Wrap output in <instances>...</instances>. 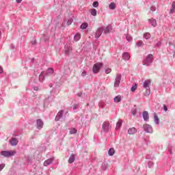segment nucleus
<instances>
[{"instance_id":"nucleus-1","label":"nucleus","mask_w":175,"mask_h":175,"mask_svg":"<svg viewBox=\"0 0 175 175\" xmlns=\"http://www.w3.org/2000/svg\"><path fill=\"white\" fill-rule=\"evenodd\" d=\"M150 84H151V80L150 79L146 80L142 83L144 88L146 90V92L144 93L145 96H148L150 94Z\"/></svg>"},{"instance_id":"nucleus-2","label":"nucleus","mask_w":175,"mask_h":175,"mask_svg":"<svg viewBox=\"0 0 175 175\" xmlns=\"http://www.w3.org/2000/svg\"><path fill=\"white\" fill-rule=\"evenodd\" d=\"M154 61V55L152 54L148 55L146 59H144L142 62L143 65L146 66H150L151 64H152V62Z\"/></svg>"},{"instance_id":"nucleus-3","label":"nucleus","mask_w":175,"mask_h":175,"mask_svg":"<svg viewBox=\"0 0 175 175\" xmlns=\"http://www.w3.org/2000/svg\"><path fill=\"white\" fill-rule=\"evenodd\" d=\"M103 65L102 63H96L93 66V73H99V70H100V68H102Z\"/></svg>"},{"instance_id":"nucleus-4","label":"nucleus","mask_w":175,"mask_h":175,"mask_svg":"<svg viewBox=\"0 0 175 175\" xmlns=\"http://www.w3.org/2000/svg\"><path fill=\"white\" fill-rule=\"evenodd\" d=\"M109 129H110V124L107 122H104L102 125L103 132H109Z\"/></svg>"},{"instance_id":"nucleus-5","label":"nucleus","mask_w":175,"mask_h":175,"mask_svg":"<svg viewBox=\"0 0 175 175\" xmlns=\"http://www.w3.org/2000/svg\"><path fill=\"white\" fill-rule=\"evenodd\" d=\"M16 154V152H10V151H2L1 155L3 157H12V155H14Z\"/></svg>"},{"instance_id":"nucleus-6","label":"nucleus","mask_w":175,"mask_h":175,"mask_svg":"<svg viewBox=\"0 0 175 175\" xmlns=\"http://www.w3.org/2000/svg\"><path fill=\"white\" fill-rule=\"evenodd\" d=\"M144 129L147 133H152V127L148 124H144Z\"/></svg>"},{"instance_id":"nucleus-7","label":"nucleus","mask_w":175,"mask_h":175,"mask_svg":"<svg viewBox=\"0 0 175 175\" xmlns=\"http://www.w3.org/2000/svg\"><path fill=\"white\" fill-rule=\"evenodd\" d=\"M103 32V27H100L97 29V31L96 32V39H98V38L100 37V35H102Z\"/></svg>"},{"instance_id":"nucleus-8","label":"nucleus","mask_w":175,"mask_h":175,"mask_svg":"<svg viewBox=\"0 0 175 175\" xmlns=\"http://www.w3.org/2000/svg\"><path fill=\"white\" fill-rule=\"evenodd\" d=\"M123 59H124V61H128L129 59H131V55H129V53L128 52H125L123 55Z\"/></svg>"},{"instance_id":"nucleus-9","label":"nucleus","mask_w":175,"mask_h":175,"mask_svg":"<svg viewBox=\"0 0 175 175\" xmlns=\"http://www.w3.org/2000/svg\"><path fill=\"white\" fill-rule=\"evenodd\" d=\"M37 128L38 129H42L43 128V122L40 119L37 120Z\"/></svg>"},{"instance_id":"nucleus-10","label":"nucleus","mask_w":175,"mask_h":175,"mask_svg":"<svg viewBox=\"0 0 175 175\" xmlns=\"http://www.w3.org/2000/svg\"><path fill=\"white\" fill-rule=\"evenodd\" d=\"M10 143L11 146H17V144H18V140H17V139L16 138H12L10 140Z\"/></svg>"},{"instance_id":"nucleus-11","label":"nucleus","mask_w":175,"mask_h":175,"mask_svg":"<svg viewBox=\"0 0 175 175\" xmlns=\"http://www.w3.org/2000/svg\"><path fill=\"white\" fill-rule=\"evenodd\" d=\"M143 118L145 121H148L150 118V115L148 111H144L143 113Z\"/></svg>"},{"instance_id":"nucleus-12","label":"nucleus","mask_w":175,"mask_h":175,"mask_svg":"<svg viewBox=\"0 0 175 175\" xmlns=\"http://www.w3.org/2000/svg\"><path fill=\"white\" fill-rule=\"evenodd\" d=\"M136 132H137V131L136 130V129L135 127L131 128L128 131L129 135H135V133Z\"/></svg>"},{"instance_id":"nucleus-13","label":"nucleus","mask_w":175,"mask_h":175,"mask_svg":"<svg viewBox=\"0 0 175 175\" xmlns=\"http://www.w3.org/2000/svg\"><path fill=\"white\" fill-rule=\"evenodd\" d=\"M64 114V111H59L58 113H57V115L55 118V120L56 121H58L59 120V118H61L62 117V115Z\"/></svg>"},{"instance_id":"nucleus-14","label":"nucleus","mask_w":175,"mask_h":175,"mask_svg":"<svg viewBox=\"0 0 175 175\" xmlns=\"http://www.w3.org/2000/svg\"><path fill=\"white\" fill-rule=\"evenodd\" d=\"M75 159H76V155L72 154L68 159V163H73V162H75Z\"/></svg>"},{"instance_id":"nucleus-15","label":"nucleus","mask_w":175,"mask_h":175,"mask_svg":"<svg viewBox=\"0 0 175 175\" xmlns=\"http://www.w3.org/2000/svg\"><path fill=\"white\" fill-rule=\"evenodd\" d=\"M53 163V159H49L44 162V166H49V165H51Z\"/></svg>"},{"instance_id":"nucleus-16","label":"nucleus","mask_w":175,"mask_h":175,"mask_svg":"<svg viewBox=\"0 0 175 175\" xmlns=\"http://www.w3.org/2000/svg\"><path fill=\"white\" fill-rule=\"evenodd\" d=\"M90 14L92 16H94V17L96 16L97 11L95 8H92L90 10Z\"/></svg>"},{"instance_id":"nucleus-17","label":"nucleus","mask_w":175,"mask_h":175,"mask_svg":"<svg viewBox=\"0 0 175 175\" xmlns=\"http://www.w3.org/2000/svg\"><path fill=\"white\" fill-rule=\"evenodd\" d=\"M154 120L155 124H159V118H158V115H157L155 113H154Z\"/></svg>"},{"instance_id":"nucleus-18","label":"nucleus","mask_w":175,"mask_h":175,"mask_svg":"<svg viewBox=\"0 0 175 175\" xmlns=\"http://www.w3.org/2000/svg\"><path fill=\"white\" fill-rule=\"evenodd\" d=\"M149 21L152 27H157V21L155 19H150Z\"/></svg>"},{"instance_id":"nucleus-19","label":"nucleus","mask_w":175,"mask_h":175,"mask_svg":"<svg viewBox=\"0 0 175 175\" xmlns=\"http://www.w3.org/2000/svg\"><path fill=\"white\" fill-rule=\"evenodd\" d=\"M122 126V122L121 120H118V122L116 124V129H120Z\"/></svg>"},{"instance_id":"nucleus-20","label":"nucleus","mask_w":175,"mask_h":175,"mask_svg":"<svg viewBox=\"0 0 175 175\" xmlns=\"http://www.w3.org/2000/svg\"><path fill=\"white\" fill-rule=\"evenodd\" d=\"M114 152H115L114 149H113V148H110L108 151V154L110 157H113V155H114Z\"/></svg>"},{"instance_id":"nucleus-21","label":"nucleus","mask_w":175,"mask_h":175,"mask_svg":"<svg viewBox=\"0 0 175 175\" xmlns=\"http://www.w3.org/2000/svg\"><path fill=\"white\" fill-rule=\"evenodd\" d=\"M109 8L111 9V10H114V9H116V4L114 3H111L109 5Z\"/></svg>"},{"instance_id":"nucleus-22","label":"nucleus","mask_w":175,"mask_h":175,"mask_svg":"<svg viewBox=\"0 0 175 175\" xmlns=\"http://www.w3.org/2000/svg\"><path fill=\"white\" fill-rule=\"evenodd\" d=\"M81 38V36H80L79 33H77L74 39L75 40H76V42H77L78 40H80V38Z\"/></svg>"},{"instance_id":"nucleus-23","label":"nucleus","mask_w":175,"mask_h":175,"mask_svg":"<svg viewBox=\"0 0 175 175\" xmlns=\"http://www.w3.org/2000/svg\"><path fill=\"white\" fill-rule=\"evenodd\" d=\"M114 102H116V103L121 102V96H117L116 97H115Z\"/></svg>"},{"instance_id":"nucleus-24","label":"nucleus","mask_w":175,"mask_h":175,"mask_svg":"<svg viewBox=\"0 0 175 175\" xmlns=\"http://www.w3.org/2000/svg\"><path fill=\"white\" fill-rule=\"evenodd\" d=\"M75 133H77V130L75 128L71 129L70 130V135H75Z\"/></svg>"},{"instance_id":"nucleus-25","label":"nucleus","mask_w":175,"mask_h":175,"mask_svg":"<svg viewBox=\"0 0 175 175\" xmlns=\"http://www.w3.org/2000/svg\"><path fill=\"white\" fill-rule=\"evenodd\" d=\"M175 10V2L172 3V7L170 8V13H173V12H174Z\"/></svg>"},{"instance_id":"nucleus-26","label":"nucleus","mask_w":175,"mask_h":175,"mask_svg":"<svg viewBox=\"0 0 175 175\" xmlns=\"http://www.w3.org/2000/svg\"><path fill=\"white\" fill-rule=\"evenodd\" d=\"M87 27H88V23H83L81 25V29H85L87 28Z\"/></svg>"},{"instance_id":"nucleus-27","label":"nucleus","mask_w":175,"mask_h":175,"mask_svg":"<svg viewBox=\"0 0 175 175\" xmlns=\"http://www.w3.org/2000/svg\"><path fill=\"white\" fill-rule=\"evenodd\" d=\"M145 39L148 40L150 39V38H151V34H150L149 33H146L144 35Z\"/></svg>"},{"instance_id":"nucleus-28","label":"nucleus","mask_w":175,"mask_h":175,"mask_svg":"<svg viewBox=\"0 0 175 175\" xmlns=\"http://www.w3.org/2000/svg\"><path fill=\"white\" fill-rule=\"evenodd\" d=\"M54 73V70L53 68L48 69L47 75H53Z\"/></svg>"},{"instance_id":"nucleus-29","label":"nucleus","mask_w":175,"mask_h":175,"mask_svg":"<svg viewBox=\"0 0 175 175\" xmlns=\"http://www.w3.org/2000/svg\"><path fill=\"white\" fill-rule=\"evenodd\" d=\"M144 44L143 41H139L137 42V46H138V47H142Z\"/></svg>"},{"instance_id":"nucleus-30","label":"nucleus","mask_w":175,"mask_h":175,"mask_svg":"<svg viewBox=\"0 0 175 175\" xmlns=\"http://www.w3.org/2000/svg\"><path fill=\"white\" fill-rule=\"evenodd\" d=\"M116 81H119V82L121 81V75H118L116 76Z\"/></svg>"},{"instance_id":"nucleus-31","label":"nucleus","mask_w":175,"mask_h":175,"mask_svg":"<svg viewBox=\"0 0 175 175\" xmlns=\"http://www.w3.org/2000/svg\"><path fill=\"white\" fill-rule=\"evenodd\" d=\"M110 31V29L109 28V27H107L105 29H104V33H109Z\"/></svg>"},{"instance_id":"nucleus-32","label":"nucleus","mask_w":175,"mask_h":175,"mask_svg":"<svg viewBox=\"0 0 175 175\" xmlns=\"http://www.w3.org/2000/svg\"><path fill=\"white\" fill-rule=\"evenodd\" d=\"M137 88V85L135 84V85L131 87V90L133 92V91H135Z\"/></svg>"},{"instance_id":"nucleus-33","label":"nucleus","mask_w":175,"mask_h":175,"mask_svg":"<svg viewBox=\"0 0 175 175\" xmlns=\"http://www.w3.org/2000/svg\"><path fill=\"white\" fill-rule=\"evenodd\" d=\"M98 5H99V3H98V1H94L93 3L94 8H98Z\"/></svg>"},{"instance_id":"nucleus-34","label":"nucleus","mask_w":175,"mask_h":175,"mask_svg":"<svg viewBox=\"0 0 175 175\" xmlns=\"http://www.w3.org/2000/svg\"><path fill=\"white\" fill-rule=\"evenodd\" d=\"M111 69H110V68H107V69L105 70V73H106L107 75H109V73H111Z\"/></svg>"},{"instance_id":"nucleus-35","label":"nucleus","mask_w":175,"mask_h":175,"mask_svg":"<svg viewBox=\"0 0 175 175\" xmlns=\"http://www.w3.org/2000/svg\"><path fill=\"white\" fill-rule=\"evenodd\" d=\"M120 81H116L115 83H114V86L115 87H118V85H120Z\"/></svg>"},{"instance_id":"nucleus-36","label":"nucleus","mask_w":175,"mask_h":175,"mask_svg":"<svg viewBox=\"0 0 175 175\" xmlns=\"http://www.w3.org/2000/svg\"><path fill=\"white\" fill-rule=\"evenodd\" d=\"M72 22H73V20L72 19H70V20L68 21L67 25H70V24H72Z\"/></svg>"},{"instance_id":"nucleus-37","label":"nucleus","mask_w":175,"mask_h":175,"mask_svg":"<svg viewBox=\"0 0 175 175\" xmlns=\"http://www.w3.org/2000/svg\"><path fill=\"white\" fill-rule=\"evenodd\" d=\"M86 75H87V72L86 71H83V72L81 73V76H83V77H84Z\"/></svg>"},{"instance_id":"nucleus-38","label":"nucleus","mask_w":175,"mask_h":175,"mask_svg":"<svg viewBox=\"0 0 175 175\" xmlns=\"http://www.w3.org/2000/svg\"><path fill=\"white\" fill-rule=\"evenodd\" d=\"M3 167H5V164H1L0 165V172H1V170H2V169H3Z\"/></svg>"},{"instance_id":"nucleus-39","label":"nucleus","mask_w":175,"mask_h":175,"mask_svg":"<svg viewBox=\"0 0 175 175\" xmlns=\"http://www.w3.org/2000/svg\"><path fill=\"white\" fill-rule=\"evenodd\" d=\"M163 109L165 110V111H167V107H166L165 105H163Z\"/></svg>"},{"instance_id":"nucleus-40","label":"nucleus","mask_w":175,"mask_h":175,"mask_svg":"<svg viewBox=\"0 0 175 175\" xmlns=\"http://www.w3.org/2000/svg\"><path fill=\"white\" fill-rule=\"evenodd\" d=\"M0 73H3V68L0 66Z\"/></svg>"},{"instance_id":"nucleus-41","label":"nucleus","mask_w":175,"mask_h":175,"mask_svg":"<svg viewBox=\"0 0 175 175\" xmlns=\"http://www.w3.org/2000/svg\"><path fill=\"white\" fill-rule=\"evenodd\" d=\"M126 38L129 42H131V39H129V36H126Z\"/></svg>"},{"instance_id":"nucleus-42","label":"nucleus","mask_w":175,"mask_h":175,"mask_svg":"<svg viewBox=\"0 0 175 175\" xmlns=\"http://www.w3.org/2000/svg\"><path fill=\"white\" fill-rule=\"evenodd\" d=\"M23 0H16V1L18 3H21V1H22Z\"/></svg>"},{"instance_id":"nucleus-43","label":"nucleus","mask_w":175,"mask_h":175,"mask_svg":"<svg viewBox=\"0 0 175 175\" xmlns=\"http://www.w3.org/2000/svg\"><path fill=\"white\" fill-rule=\"evenodd\" d=\"M65 54H69V51L68 50L65 51Z\"/></svg>"},{"instance_id":"nucleus-44","label":"nucleus","mask_w":175,"mask_h":175,"mask_svg":"<svg viewBox=\"0 0 175 175\" xmlns=\"http://www.w3.org/2000/svg\"><path fill=\"white\" fill-rule=\"evenodd\" d=\"M40 78H42V75H40Z\"/></svg>"},{"instance_id":"nucleus-45","label":"nucleus","mask_w":175,"mask_h":175,"mask_svg":"<svg viewBox=\"0 0 175 175\" xmlns=\"http://www.w3.org/2000/svg\"><path fill=\"white\" fill-rule=\"evenodd\" d=\"M0 36H1V31H0Z\"/></svg>"}]
</instances>
